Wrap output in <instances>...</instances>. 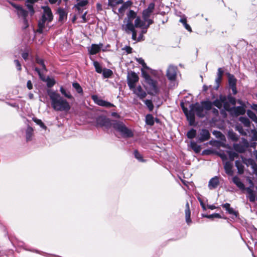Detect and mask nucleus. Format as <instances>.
I'll return each mask as SVG.
<instances>
[{"label":"nucleus","mask_w":257,"mask_h":257,"mask_svg":"<svg viewBox=\"0 0 257 257\" xmlns=\"http://www.w3.org/2000/svg\"><path fill=\"white\" fill-rule=\"evenodd\" d=\"M45 81L47 82V87L49 88H51L52 86H53L56 83L55 80L53 78H51L50 77H48L46 79Z\"/></svg>","instance_id":"58836bf2"},{"label":"nucleus","mask_w":257,"mask_h":257,"mask_svg":"<svg viewBox=\"0 0 257 257\" xmlns=\"http://www.w3.org/2000/svg\"><path fill=\"white\" fill-rule=\"evenodd\" d=\"M223 73L224 71L221 68H219L217 70V76L222 78Z\"/></svg>","instance_id":"052dcab7"},{"label":"nucleus","mask_w":257,"mask_h":257,"mask_svg":"<svg viewBox=\"0 0 257 257\" xmlns=\"http://www.w3.org/2000/svg\"><path fill=\"white\" fill-rule=\"evenodd\" d=\"M221 79H222L221 77H217V76L216 78L215 82H216V83L217 84V88H216V89L218 87L219 84V83H220V81L221 80Z\"/></svg>","instance_id":"774afa93"},{"label":"nucleus","mask_w":257,"mask_h":257,"mask_svg":"<svg viewBox=\"0 0 257 257\" xmlns=\"http://www.w3.org/2000/svg\"><path fill=\"white\" fill-rule=\"evenodd\" d=\"M210 135L209 131L206 129H202L198 138V142L201 143L207 141L210 139Z\"/></svg>","instance_id":"2eb2a0df"},{"label":"nucleus","mask_w":257,"mask_h":257,"mask_svg":"<svg viewBox=\"0 0 257 257\" xmlns=\"http://www.w3.org/2000/svg\"><path fill=\"white\" fill-rule=\"evenodd\" d=\"M154 8L155 4L154 3H151L149 4L148 8L143 11V18L144 20H147V18L150 17Z\"/></svg>","instance_id":"4468645a"},{"label":"nucleus","mask_w":257,"mask_h":257,"mask_svg":"<svg viewBox=\"0 0 257 257\" xmlns=\"http://www.w3.org/2000/svg\"><path fill=\"white\" fill-rule=\"evenodd\" d=\"M93 66L96 72L98 73H101L102 72L103 70L102 67L98 62L96 61H93Z\"/></svg>","instance_id":"f704fd0d"},{"label":"nucleus","mask_w":257,"mask_h":257,"mask_svg":"<svg viewBox=\"0 0 257 257\" xmlns=\"http://www.w3.org/2000/svg\"><path fill=\"white\" fill-rule=\"evenodd\" d=\"M145 25V22L142 21L140 17H138L135 20V24L134 26L135 28H140L143 27Z\"/></svg>","instance_id":"cd10ccee"},{"label":"nucleus","mask_w":257,"mask_h":257,"mask_svg":"<svg viewBox=\"0 0 257 257\" xmlns=\"http://www.w3.org/2000/svg\"><path fill=\"white\" fill-rule=\"evenodd\" d=\"M232 182L240 189H243L244 188V184L242 183L240 179L237 176H234L232 178Z\"/></svg>","instance_id":"b1692460"},{"label":"nucleus","mask_w":257,"mask_h":257,"mask_svg":"<svg viewBox=\"0 0 257 257\" xmlns=\"http://www.w3.org/2000/svg\"><path fill=\"white\" fill-rule=\"evenodd\" d=\"M138 75L134 72H128L127 76V83L130 89L135 88L136 83L139 81Z\"/></svg>","instance_id":"0eeeda50"},{"label":"nucleus","mask_w":257,"mask_h":257,"mask_svg":"<svg viewBox=\"0 0 257 257\" xmlns=\"http://www.w3.org/2000/svg\"><path fill=\"white\" fill-rule=\"evenodd\" d=\"M36 62L37 63H38V64H39L40 65H41L42 67V69L44 70H45V71L47 70L46 66L45 65L44 60L43 59H40L38 57H36Z\"/></svg>","instance_id":"37998d69"},{"label":"nucleus","mask_w":257,"mask_h":257,"mask_svg":"<svg viewBox=\"0 0 257 257\" xmlns=\"http://www.w3.org/2000/svg\"><path fill=\"white\" fill-rule=\"evenodd\" d=\"M202 216L210 219H212L213 218H221L220 215L218 213H213L211 215L202 214Z\"/></svg>","instance_id":"a18cd8bd"},{"label":"nucleus","mask_w":257,"mask_h":257,"mask_svg":"<svg viewBox=\"0 0 257 257\" xmlns=\"http://www.w3.org/2000/svg\"><path fill=\"white\" fill-rule=\"evenodd\" d=\"M142 73L143 77L145 78L146 83L149 85L151 93L152 94H157L159 92V89L157 86V81L153 79L151 76L146 73L143 69Z\"/></svg>","instance_id":"39448f33"},{"label":"nucleus","mask_w":257,"mask_h":257,"mask_svg":"<svg viewBox=\"0 0 257 257\" xmlns=\"http://www.w3.org/2000/svg\"><path fill=\"white\" fill-rule=\"evenodd\" d=\"M228 153L229 158L231 161H233L235 158H237L238 157V155L234 152L228 151Z\"/></svg>","instance_id":"49530a36"},{"label":"nucleus","mask_w":257,"mask_h":257,"mask_svg":"<svg viewBox=\"0 0 257 257\" xmlns=\"http://www.w3.org/2000/svg\"><path fill=\"white\" fill-rule=\"evenodd\" d=\"M60 91L61 92V94L64 95L65 97L70 99H73L74 97L73 96L70 94L69 91H66V89H65L62 86L60 87Z\"/></svg>","instance_id":"393cba45"},{"label":"nucleus","mask_w":257,"mask_h":257,"mask_svg":"<svg viewBox=\"0 0 257 257\" xmlns=\"http://www.w3.org/2000/svg\"><path fill=\"white\" fill-rule=\"evenodd\" d=\"M235 150L238 152L242 153L244 151V148L241 146L237 144L234 146Z\"/></svg>","instance_id":"6e6d98bb"},{"label":"nucleus","mask_w":257,"mask_h":257,"mask_svg":"<svg viewBox=\"0 0 257 257\" xmlns=\"http://www.w3.org/2000/svg\"><path fill=\"white\" fill-rule=\"evenodd\" d=\"M236 130L238 131L241 135H245L246 133L244 132L242 127L240 125H236L235 127Z\"/></svg>","instance_id":"4d7b16f0"},{"label":"nucleus","mask_w":257,"mask_h":257,"mask_svg":"<svg viewBox=\"0 0 257 257\" xmlns=\"http://www.w3.org/2000/svg\"><path fill=\"white\" fill-rule=\"evenodd\" d=\"M26 140L30 141L32 140V137L33 134V129L32 127L29 126L26 130Z\"/></svg>","instance_id":"bb28decb"},{"label":"nucleus","mask_w":257,"mask_h":257,"mask_svg":"<svg viewBox=\"0 0 257 257\" xmlns=\"http://www.w3.org/2000/svg\"><path fill=\"white\" fill-rule=\"evenodd\" d=\"M232 167L233 165L230 162H226L224 165V168L225 172L229 176H232L233 175V171L232 170Z\"/></svg>","instance_id":"aec40b11"},{"label":"nucleus","mask_w":257,"mask_h":257,"mask_svg":"<svg viewBox=\"0 0 257 257\" xmlns=\"http://www.w3.org/2000/svg\"><path fill=\"white\" fill-rule=\"evenodd\" d=\"M96 123L97 127H104L105 128L108 129L112 127L113 120H111L104 116L100 115L96 118Z\"/></svg>","instance_id":"423d86ee"},{"label":"nucleus","mask_w":257,"mask_h":257,"mask_svg":"<svg viewBox=\"0 0 257 257\" xmlns=\"http://www.w3.org/2000/svg\"><path fill=\"white\" fill-rule=\"evenodd\" d=\"M177 67L170 65L169 66L167 71V77L168 79L171 81L175 80L177 76Z\"/></svg>","instance_id":"f8f14e48"},{"label":"nucleus","mask_w":257,"mask_h":257,"mask_svg":"<svg viewBox=\"0 0 257 257\" xmlns=\"http://www.w3.org/2000/svg\"><path fill=\"white\" fill-rule=\"evenodd\" d=\"M123 3V0H108V5L111 7V8H113L114 6H117Z\"/></svg>","instance_id":"c756f323"},{"label":"nucleus","mask_w":257,"mask_h":257,"mask_svg":"<svg viewBox=\"0 0 257 257\" xmlns=\"http://www.w3.org/2000/svg\"><path fill=\"white\" fill-rule=\"evenodd\" d=\"M222 206L223 208H224L226 211H227L229 208H230V205L229 203H226L222 205Z\"/></svg>","instance_id":"69168bd1"},{"label":"nucleus","mask_w":257,"mask_h":257,"mask_svg":"<svg viewBox=\"0 0 257 257\" xmlns=\"http://www.w3.org/2000/svg\"><path fill=\"white\" fill-rule=\"evenodd\" d=\"M228 83L230 87L236 86V79L233 75L228 73Z\"/></svg>","instance_id":"c85d7f7f"},{"label":"nucleus","mask_w":257,"mask_h":257,"mask_svg":"<svg viewBox=\"0 0 257 257\" xmlns=\"http://www.w3.org/2000/svg\"><path fill=\"white\" fill-rule=\"evenodd\" d=\"M112 127L119 132L123 138H131L134 136L132 131L127 128L122 122L113 120Z\"/></svg>","instance_id":"7ed1b4c3"},{"label":"nucleus","mask_w":257,"mask_h":257,"mask_svg":"<svg viewBox=\"0 0 257 257\" xmlns=\"http://www.w3.org/2000/svg\"><path fill=\"white\" fill-rule=\"evenodd\" d=\"M196 135V131L193 128L191 129L187 132V136L190 139H193Z\"/></svg>","instance_id":"ea45409f"},{"label":"nucleus","mask_w":257,"mask_h":257,"mask_svg":"<svg viewBox=\"0 0 257 257\" xmlns=\"http://www.w3.org/2000/svg\"><path fill=\"white\" fill-rule=\"evenodd\" d=\"M77 1L78 3L74 6V8L83 7L88 4V1L86 0H80Z\"/></svg>","instance_id":"79ce46f5"},{"label":"nucleus","mask_w":257,"mask_h":257,"mask_svg":"<svg viewBox=\"0 0 257 257\" xmlns=\"http://www.w3.org/2000/svg\"><path fill=\"white\" fill-rule=\"evenodd\" d=\"M227 101L228 103H230L233 105H234L236 104V99L235 98L232 96L231 94H229L227 97Z\"/></svg>","instance_id":"c03bdc74"},{"label":"nucleus","mask_w":257,"mask_h":257,"mask_svg":"<svg viewBox=\"0 0 257 257\" xmlns=\"http://www.w3.org/2000/svg\"><path fill=\"white\" fill-rule=\"evenodd\" d=\"M34 121L36 122L38 124H39L42 128L46 129V126L45 124L41 120L35 118L34 119Z\"/></svg>","instance_id":"864d4df0"},{"label":"nucleus","mask_w":257,"mask_h":257,"mask_svg":"<svg viewBox=\"0 0 257 257\" xmlns=\"http://www.w3.org/2000/svg\"><path fill=\"white\" fill-rule=\"evenodd\" d=\"M42 9L43 10V14L42 18L38 23V29L37 32L40 34L43 33L45 26V23L48 24L51 22L53 19V16L50 8L48 6H43Z\"/></svg>","instance_id":"f03ea898"},{"label":"nucleus","mask_w":257,"mask_h":257,"mask_svg":"<svg viewBox=\"0 0 257 257\" xmlns=\"http://www.w3.org/2000/svg\"><path fill=\"white\" fill-rule=\"evenodd\" d=\"M134 155L136 159H137L138 160L141 162H143L144 160L143 159V157L142 155L137 151L135 150L134 151Z\"/></svg>","instance_id":"8fccbe9b"},{"label":"nucleus","mask_w":257,"mask_h":257,"mask_svg":"<svg viewBox=\"0 0 257 257\" xmlns=\"http://www.w3.org/2000/svg\"><path fill=\"white\" fill-rule=\"evenodd\" d=\"M103 44L102 43H100L98 45L97 44H92L91 46V48L89 49V53L91 55H95L98 53L101 48L102 47Z\"/></svg>","instance_id":"f3484780"},{"label":"nucleus","mask_w":257,"mask_h":257,"mask_svg":"<svg viewBox=\"0 0 257 257\" xmlns=\"http://www.w3.org/2000/svg\"><path fill=\"white\" fill-rule=\"evenodd\" d=\"M190 108L193 111L196 112L197 116L199 117H204L205 114L204 113V107L202 104L201 105L197 102L194 104H191L190 105Z\"/></svg>","instance_id":"9d476101"},{"label":"nucleus","mask_w":257,"mask_h":257,"mask_svg":"<svg viewBox=\"0 0 257 257\" xmlns=\"http://www.w3.org/2000/svg\"><path fill=\"white\" fill-rule=\"evenodd\" d=\"M228 137L233 141H237L238 140L237 135L233 131H229L228 132Z\"/></svg>","instance_id":"7c9ffc66"},{"label":"nucleus","mask_w":257,"mask_h":257,"mask_svg":"<svg viewBox=\"0 0 257 257\" xmlns=\"http://www.w3.org/2000/svg\"><path fill=\"white\" fill-rule=\"evenodd\" d=\"M191 149L196 153H199L201 151V147L198 145L194 141H191L190 143Z\"/></svg>","instance_id":"a878e982"},{"label":"nucleus","mask_w":257,"mask_h":257,"mask_svg":"<svg viewBox=\"0 0 257 257\" xmlns=\"http://www.w3.org/2000/svg\"><path fill=\"white\" fill-rule=\"evenodd\" d=\"M238 102L241 105L240 106H234L230 109V113L235 116H238L244 114L245 112V106L242 105L241 102L238 100Z\"/></svg>","instance_id":"9b49d317"},{"label":"nucleus","mask_w":257,"mask_h":257,"mask_svg":"<svg viewBox=\"0 0 257 257\" xmlns=\"http://www.w3.org/2000/svg\"><path fill=\"white\" fill-rule=\"evenodd\" d=\"M248 198L250 202H254L255 200V195L254 193L248 194Z\"/></svg>","instance_id":"bf43d9fd"},{"label":"nucleus","mask_w":257,"mask_h":257,"mask_svg":"<svg viewBox=\"0 0 257 257\" xmlns=\"http://www.w3.org/2000/svg\"><path fill=\"white\" fill-rule=\"evenodd\" d=\"M134 93L136 94L140 99H143L147 96L146 92L142 89V87L139 85L137 87H135L132 89Z\"/></svg>","instance_id":"dca6fc26"},{"label":"nucleus","mask_w":257,"mask_h":257,"mask_svg":"<svg viewBox=\"0 0 257 257\" xmlns=\"http://www.w3.org/2000/svg\"><path fill=\"white\" fill-rule=\"evenodd\" d=\"M216 154L222 159V161H225L227 159L226 155L223 152H217Z\"/></svg>","instance_id":"5fc2aeb1"},{"label":"nucleus","mask_w":257,"mask_h":257,"mask_svg":"<svg viewBox=\"0 0 257 257\" xmlns=\"http://www.w3.org/2000/svg\"><path fill=\"white\" fill-rule=\"evenodd\" d=\"M137 17V14L133 10H130L127 14V17L123 21L124 24L123 25H127L128 24L134 25L133 20Z\"/></svg>","instance_id":"ddd939ff"},{"label":"nucleus","mask_w":257,"mask_h":257,"mask_svg":"<svg viewBox=\"0 0 257 257\" xmlns=\"http://www.w3.org/2000/svg\"><path fill=\"white\" fill-rule=\"evenodd\" d=\"M122 30L127 34H132V38L133 40L136 41L137 39V31L135 29L134 25L128 24L127 25H122Z\"/></svg>","instance_id":"6e6552de"},{"label":"nucleus","mask_w":257,"mask_h":257,"mask_svg":"<svg viewBox=\"0 0 257 257\" xmlns=\"http://www.w3.org/2000/svg\"><path fill=\"white\" fill-rule=\"evenodd\" d=\"M27 86L29 90L33 88V84L31 80H28L27 83Z\"/></svg>","instance_id":"338daca9"},{"label":"nucleus","mask_w":257,"mask_h":257,"mask_svg":"<svg viewBox=\"0 0 257 257\" xmlns=\"http://www.w3.org/2000/svg\"><path fill=\"white\" fill-rule=\"evenodd\" d=\"M146 122L147 124L153 125L154 124V118L152 114H149L146 116Z\"/></svg>","instance_id":"2f4dec72"},{"label":"nucleus","mask_w":257,"mask_h":257,"mask_svg":"<svg viewBox=\"0 0 257 257\" xmlns=\"http://www.w3.org/2000/svg\"><path fill=\"white\" fill-rule=\"evenodd\" d=\"M14 62H15V64L16 65L17 69L19 71H21V69H22V68H21V65L19 61L18 60H15Z\"/></svg>","instance_id":"680f3d73"},{"label":"nucleus","mask_w":257,"mask_h":257,"mask_svg":"<svg viewBox=\"0 0 257 257\" xmlns=\"http://www.w3.org/2000/svg\"><path fill=\"white\" fill-rule=\"evenodd\" d=\"M247 114L253 120H255V119H257V117H256V115L251 110H247Z\"/></svg>","instance_id":"09e8293b"},{"label":"nucleus","mask_w":257,"mask_h":257,"mask_svg":"<svg viewBox=\"0 0 257 257\" xmlns=\"http://www.w3.org/2000/svg\"><path fill=\"white\" fill-rule=\"evenodd\" d=\"M47 93L51 101V105L56 111H68L71 106L69 102L58 93L52 89H48Z\"/></svg>","instance_id":"f257e3e1"},{"label":"nucleus","mask_w":257,"mask_h":257,"mask_svg":"<svg viewBox=\"0 0 257 257\" xmlns=\"http://www.w3.org/2000/svg\"><path fill=\"white\" fill-rule=\"evenodd\" d=\"M22 56L25 60H27L29 57V53L28 52H24L22 53Z\"/></svg>","instance_id":"e2e57ef3"},{"label":"nucleus","mask_w":257,"mask_h":257,"mask_svg":"<svg viewBox=\"0 0 257 257\" xmlns=\"http://www.w3.org/2000/svg\"><path fill=\"white\" fill-rule=\"evenodd\" d=\"M124 50H125L128 54H130L132 52V48L130 46H125Z\"/></svg>","instance_id":"0e129e2a"},{"label":"nucleus","mask_w":257,"mask_h":257,"mask_svg":"<svg viewBox=\"0 0 257 257\" xmlns=\"http://www.w3.org/2000/svg\"><path fill=\"white\" fill-rule=\"evenodd\" d=\"M121 4L122 6L118 10V12L121 16H123L125 10L132 6V3L131 1H127L126 2H123Z\"/></svg>","instance_id":"6ab92c4d"},{"label":"nucleus","mask_w":257,"mask_h":257,"mask_svg":"<svg viewBox=\"0 0 257 257\" xmlns=\"http://www.w3.org/2000/svg\"><path fill=\"white\" fill-rule=\"evenodd\" d=\"M112 74L113 72L110 69H104L102 71V75L105 78L110 77Z\"/></svg>","instance_id":"473e14b6"},{"label":"nucleus","mask_w":257,"mask_h":257,"mask_svg":"<svg viewBox=\"0 0 257 257\" xmlns=\"http://www.w3.org/2000/svg\"><path fill=\"white\" fill-rule=\"evenodd\" d=\"M235 166L238 169V172L239 174H241L243 172V167L239 161H236L235 162Z\"/></svg>","instance_id":"e433bc0d"},{"label":"nucleus","mask_w":257,"mask_h":257,"mask_svg":"<svg viewBox=\"0 0 257 257\" xmlns=\"http://www.w3.org/2000/svg\"><path fill=\"white\" fill-rule=\"evenodd\" d=\"M219 181L218 177L215 176L211 178L208 183V187L210 189L216 188L219 185Z\"/></svg>","instance_id":"a211bd4d"},{"label":"nucleus","mask_w":257,"mask_h":257,"mask_svg":"<svg viewBox=\"0 0 257 257\" xmlns=\"http://www.w3.org/2000/svg\"><path fill=\"white\" fill-rule=\"evenodd\" d=\"M11 4L14 8L17 10V13L19 18L21 17L23 20V26L22 28L26 29L29 27L28 21L27 19V17L28 15V12L24 9V8L20 5H16L13 2H9Z\"/></svg>","instance_id":"20e7f679"},{"label":"nucleus","mask_w":257,"mask_h":257,"mask_svg":"<svg viewBox=\"0 0 257 257\" xmlns=\"http://www.w3.org/2000/svg\"><path fill=\"white\" fill-rule=\"evenodd\" d=\"M201 104L203 107L207 110H210L212 106V103L209 101H202Z\"/></svg>","instance_id":"c9c22d12"},{"label":"nucleus","mask_w":257,"mask_h":257,"mask_svg":"<svg viewBox=\"0 0 257 257\" xmlns=\"http://www.w3.org/2000/svg\"><path fill=\"white\" fill-rule=\"evenodd\" d=\"M144 102L150 111L153 110L154 106L152 100L146 99L144 100Z\"/></svg>","instance_id":"a19ab883"},{"label":"nucleus","mask_w":257,"mask_h":257,"mask_svg":"<svg viewBox=\"0 0 257 257\" xmlns=\"http://www.w3.org/2000/svg\"><path fill=\"white\" fill-rule=\"evenodd\" d=\"M92 100L94 102L98 105L104 106L107 108H110L114 106V105L108 101L102 100L96 95H93L91 96Z\"/></svg>","instance_id":"1a4fd4ad"},{"label":"nucleus","mask_w":257,"mask_h":257,"mask_svg":"<svg viewBox=\"0 0 257 257\" xmlns=\"http://www.w3.org/2000/svg\"><path fill=\"white\" fill-rule=\"evenodd\" d=\"M187 120L189 121V124L192 125L195 122V114L194 111L191 109L189 112L186 115Z\"/></svg>","instance_id":"4be33fe9"},{"label":"nucleus","mask_w":257,"mask_h":257,"mask_svg":"<svg viewBox=\"0 0 257 257\" xmlns=\"http://www.w3.org/2000/svg\"><path fill=\"white\" fill-rule=\"evenodd\" d=\"M218 100L220 101V103L222 104V103L224 104L225 108L227 110L228 102L227 101V97L225 96L220 95Z\"/></svg>","instance_id":"72a5a7b5"},{"label":"nucleus","mask_w":257,"mask_h":257,"mask_svg":"<svg viewBox=\"0 0 257 257\" xmlns=\"http://www.w3.org/2000/svg\"><path fill=\"white\" fill-rule=\"evenodd\" d=\"M212 103V105L215 106L219 109H220L222 106V104L220 103V101L218 100V99L215 100Z\"/></svg>","instance_id":"603ef678"},{"label":"nucleus","mask_w":257,"mask_h":257,"mask_svg":"<svg viewBox=\"0 0 257 257\" xmlns=\"http://www.w3.org/2000/svg\"><path fill=\"white\" fill-rule=\"evenodd\" d=\"M239 120L245 126L249 127L250 122L248 118L246 117H240Z\"/></svg>","instance_id":"4c0bfd02"},{"label":"nucleus","mask_w":257,"mask_h":257,"mask_svg":"<svg viewBox=\"0 0 257 257\" xmlns=\"http://www.w3.org/2000/svg\"><path fill=\"white\" fill-rule=\"evenodd\" d=\"M190 210L189 208V205L188 202H187L186 204V209H185V218L186 222L189 224L191 222V220L190 218Z\"/></svg>","instance_id":"5701e85b"},{"label":"nucleus","mask_w":257,"mask_h":257,"mask_svg":"<svg viewBox=\"0 0 257 257\" xmlns=\"http://www.w3.org/2000/svg\"><path fill=\"white\" fill-rule=\"evenodd\" d=\"M57 13L59 14V21L63 22L64 20L67 19V13L62 8H59L57 11Z\"/></svg>","instance_id":"412c9836"},{"label":"nucleus","mask_w":257,"mask_h":257,"mask_svg":"<svg viewBox=\"0 0 257 257\" xmlns=\"http://www.w3.org/2000/svg\"><path fill=\"white\" fill-rule=\"evenodd\" d=\"M137 61L139 64H141L144 69H149V68L147 66L144 59L142 58L137 59Z\"/></svg>","instance_id":"3c124183"},{"label":"nucleus","mask_w":257,"mask_h":257,"mask_svg":"<svg viewBox=\"0 0 257 257\" xmlns=\"http://www.w3.org/2000/svg\"><path fill=\"white\" fill-rule=\"evenodd\" d=\"M72 85H73V87L76 89V90L77 91V92L78 93H82V92H83L82 88H81V87L80 86V85H79V83H78L77 82L73 83Z\"/></svg>","instance_id":"de8ad7c7"},{"label":"nucleus","mask_w":257,"mask_h":257,"mask_svg":"<svg viewBox=\"0 0 257 257\" xmlns=\"http://www.w3.org/2000/svg\"><path fill=\"white\" fill-rule=\"evenodd\" d=\"M227 211L229 214L234 215L236 217L238 215V213L234 211V209L231 207L229 208V209Z\"/></svg>","instance_id":"13d9d810"}]
</instances>
